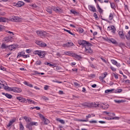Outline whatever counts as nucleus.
<instances>
[{"label":"nucleus","instance_id":"864d4df0","mask_svg":"<svg viewBox=\"0 0 130 130\" xmlns=\"http://www.w3.org/2000/svg\"><path fill=\"white\" fill-rule=\"evenodd\" d=\"M40 117H41V118L42 120H43L44 119H45V117H44V116L43 115L40 114Z\"/></svg>","mask_w":130,"mask_h":130},{"label":"nucleus","instance_id":"aec40b11","mask_svg":"<svg viewBox=\"0 0 130 130\" xmlns=\"http://www.w3.org/2000/svg\"><path fill=\"white\" fill-rule=\"evenodd\" d=\"M92 115L93 117L95 116V114H89L86 116L85 119H87V121H89L88 118H91V117H92Z\"/></svg>","mask_w":130,"mask_h":130},{"label":"nucleus","instance_id":"7c9ffc66","mask_svg":"<svg viewBox=\"0 0 130 130\" xmlns=\"http://www.w3.org/2000/svg\"><path fill=\"white\" fill-rule=\"evenodd\" d=\"M8 21V19L4 17H0V22H3L4 23H6Z\"/></svg>","mask_w":130,"mask_h":130},{"label":"nucleus","instance_id":"ddd939ff","mask_svg":"<svg viewBox=\"0 0 130 130\" xmlns=\"http://www.w3.org/2000/svg\"><path fill=\"white\" fill-rule=\"evenodd\" d=\"M46 11L49 13V14H52V6L47 7L46 9Z\"/></svg>","mask_w":130,"mask_h":130},{"label":"nucleus","instance_id":"8fccbe9b","mask_svg":"<svg viewBox=\"0 0 130 130\" xmlns=\"http://www.w3.org/2000/svg\"><path fill=\"white\" fill-rule=\"evenodd\" d=\"M89 122L90 123H97V121H96V120H90V121H89Z\"/></svg>","mask_w":130,"mask_h":130},{"label":"nucleus","instance_id":"4be33fe9","mask_svg":"<svg viewBox=\"0 0 130 130\" xmlns=\"http://www.w3.org/2000/svg\"><path fill=\"white\" fill-rule=\"evenodd\" d=\"M73 57H75V58H77V59H81L82 58V56L81 55H77V54H74L73 55Z\"/></svg>","mask_w":130,"mask_h":130},{"label":"nucleus","instance_id":"5701e85b","mask_svg":"<svg viewBox=\"0 0 130 130\" xmlns=\"http://www.w3.org/2000/svg\"><path fill=\"white\" fill-rule=\"evenodd\" d=\"M56 120L57 121H59V122H60V123H61L62 124H64V123H66L64 122V120H62V119H60V118H57L56 119Z\"/></svg>","mask_w":130,"mask_h":130},{"label":"nucleus","instance_id":"20e7f679","mask_svg":"<svg viewBox=\"0 0 130 130\" xmlns=\"http://www.w3.org/2000/svg\"><path fill=\"white\" fill-rule=\"evenodd\" d=\"M9 91L15 92V93H20L22 92V89L17 87H10Z\"/></svg>","mask_w":130,"mask_h":130},{"label":"nucleus","instance_id":"5fc2aeb1","mask_svg":"<svg viewBox=\"0 0 130 130\" xmlns=\"http://www.w3.org/2000/svg\"><path fill=\"white\" fill-rule=\"evenodd\" d=\"M0 70L1 71H5L6 70V68H5V67H4L3 66H0Z\"/></svg>","mask_w":130,"mask_h":130},{"label":"nucleus","instance_id":"052dcab7","mask_svg":"<svg viewBox=\"0 0 130 130\" xmlns=\"http://www.w3.org/2000/svg\"><path fill=\"white\" fill-rule=\"evenodd\" d=\"M93 16L95 18V19H98V16H97V14L94 13Z\"/></svg>","mask_w":130,"mask_h":130},{"label":"nucleus","instance_id":"2f4dec72","mask_svg":"<svg viewBox=\"0 0 130 130\" xmlns=\"http://www.w3.org/2000/svg\"><path fill=\"white\" fill-rule=\"evenodd\" d=\"M70 12H71V13L73 14V15H75L76 16H78V15H79V12H78L74 10H71L70 11Z\"/></svg>","mask_w":130,"mask_h":130},{"label":"nucleus","instance_id":"774afa93","mask_svg":"<svg viewBox=\"0 0 130 130\" xmlns=\"http://www.w3.org/2000/svg\"><path fill=\"white\" fill-rule=\"evenodd\" d=\"M44 90H48V86L46 85L44 88Z\"/></svg>","mask_w":130,"mask_h":130},{"label":"nucleus","instance_id":"6e6552de","mask_svg":"<svg viewBox=\"0 0 130 130\" xmlns=\"http://www.w3.org/2000/svg\"><path fill=\"white\" fill-rule=\"evenodd\" d=\"M101 106L102 108H103V109L106 110L109 107V105H108V104L107 103H102Z\"/></svg>","mask_w":130,"mask_h":130},{"label":"nucleus","instance_id":"09e8293b","mask_svg":"<svg viewBox=\"0 0 130 130\" xmlns=\"http://www.w3.org/2000/svg\"><path fill=\"white\" fill-rule=\"evenodd\" d=\"M78 31L79 33H83V32H84V29H83L82 28H79L78 29Z\"/></svg>","mask_w":130,"mask_h":130},{"label":"nucleus","instance_id":"2eb2a0df","mask_svg":"<svg viewBox=\"0 0 130 130\" xmlns=\"http://www.w3.org/2000/svg\"><path fill=\"white\" fill-rule=\"evenodd\" d=\"M24 55H25V52H20L18 53L17 58H19V57H21V56H22L23 57H24Z\"/></svg>","mask_w":130,"mask_h":130},{"label":"nucleus","instance_id":"cd10ccee","mask_svg":"<svg viewBox=\"0 0 130 130\" xmlns=\"http://www.w3.org/2000/svg\"><path fill=\"white\" fill-rule=\"evenodd\" d=\"M17 7H18L19 8L22 7V6H24V2L19 1V2H18L17 3Z\"/></svg>","mask_w":130,"mask_h":130},{"label":"nucleus","instance_id":"1a4fd4ad","mask_svg":"<svg viewBox=\"0 0 130 130\" xmlns=\"http://www.w3.org/2000/svg\"><path fill=\"white\" fill-rule=\"evenodd\" d=\"M88 9L89 10V11H90V12H93V13H95V12H96V8L92 5H89Z\"/></svg>","mask_w":130,"mask_h":130},{"label":"nucleus","instance_id":"f704fd0d","mask_svg":"<svg viewBox=\"0 0 130 130\" xmlns=\"http://www.w3.org/2000/svg\"><path fill=\"white\" fill-rule=\"evenodd\" d=\"M26 101H27V102H28V103H34V104H35V102H34V101H32L31 100H30L29 99H26Z\"/></svg>","mask_w":130,"mask_h":130},{"label":"nucleus","instance_id":"bb28decb","mask_svg":"<svg viewBox=\"0 0 130 130\" xmlns=\"http://www.w3.org/2000/svg\"><path fill=\"white\" fill-rule=\"evenodd\" d=\"M9 46L6 45V44L3 43L1 45L2 49H6V48H8Z\"/></svg>","mask_w":130,"mask_h":130},{"label":"nucleus","instance_id":"6ab92c4d","mask_svg":"<svg viewBox=\"0 0 130 130\" xmlns=\"http://www.w3.org/2000/svg\"><path fill=\"white\" fill-rule=\"evenodd\" d=\"M63 30L64 31H66V32H67L68 33L70 34V35H72V36H73L74 37L76 36V35H75L74 34H73V32H72L71 30L66 29V28H64Z\"/></svg>","mask_w":130,"mask_h":130},{"label":"nucleus","instance_id":"c9c22d12","mask_svg":"<svg viewBox=\"0 0 130 130\" xmlns=\"http://www.w3.org/2000/svg\"><path fill=\"white\" fill-rule=\"evenodd\" d=\"M24 119H25V121L28 123V122H30L31 121V120L30 119L28 118V117H23Z\"/></svg>","mask_w":130,"mask_h":130},{"label":"nucleus","instance_id":"9d476101","mask_svg":"<svg viewBox=\"0 0 130 130\" xmlns=\"http://www.w3.org/2000/svg\"><path fill=\"white\" fill-rule=\"evenodd\" d=\"M36 44L38 45H39L40 46H41V47H44L46 46V44H45L44 43H43L41 41H38L36 42Z\"/></svg>","mask_w":130,"mask_h":130},{"label":"nucleus","instance_id":"e2e57ef3","mask_svg":"<svg viewBox=\"0 0 130 130\" xmlns=\"http://www.w3.org/2000/svg\"><path fill=\"white\" fill-rule=\"evenodd\" d=\"M104 40H106V41H107L108 42H109V41L110 40V39H108V38H105Z\"/></svg>","mask_w":130,"mask_h":130},{"label":"nucleus","instance_id":"c756f323","mask_svg":"<svg viewBox=\"0 0 130 130\" xmlns=\"http://www.w3.org/2000/svg\"><path fill=\"white\" fill-rule=\"evenodd\" d=\"M2 87L4 88V89H5V90H8V91H10V87L9 86H7L6 85H5V84H2Z\"/></svg>","mask_w":130,"mask_h":130},{"label":"nucleus","instance_id":"c03bdc74","mask_svg":"<svg viewBox=\"0 0 130 130\" xmlns=\"http://www.w3.org/2000/svg\"><path fill=\"white\" fill-rule=\"evenodd\" d=\"M77 121H80V122H88V120L87 119H84V120H83V119H78L77 120Z\"/></svg>","mask_w":130,"mask_h":130},{"label":"nucleus","instance_id":"a211bd4d","mask_svg":"<svg viewBox=\"0 0 130 130\" xmlns=\"http://www.w3.org/2000/svg\"><path fill=\"white\" fill-rule=\"evenodd\" d=\"M100 105L96 104V103H90V107H99Z\"/></svg>","mask_w":130,"mask_h":130},{"label":"nucleus","instance_id":"423d86ee","mask_svg":"<svg viewBox=\"0 0 130 130\" xmlns=\"http://www.w3.org/2000/svg\"><path fill=\"white\" fill-rule=\"evenodd\" d=\"M11 21L13 22H20V21H22V18L17 16H13L11 19Z\"/></svg>","mask_w":130,"mask_h":130},{"label":"nucleus","instance_id":"338daca9","mask_svg":"<svg viewBox=\"0 0 130 130\" xmlns=\"http://www.w3.org/2000/svg\"><path fill=\"white\" fill-rule=\"evenodd\" d=\"M4 41H9V38L6 37V38H4Z\"/></svg>","mask_w":130,"mask_h":130},{"label":"nucleus","instance_id":"f03ea898","mask_svg":"<svg viewBox=\"0 0 130 130\" xmlns=\"http://www.w3.org/2000/svg\"><path fill=\"white\" fill-rule=\"evenodd\" d=\"M78 44H79V45H82V46H84L85 47H86V46H90V45H92V44H90V43H89V42H86V41H80L78 42Z\"/></svg>","mask_w":130,"mask_h":130},{"label":"nucleus","instance_id":"f257e3e1","mask_svg":"<svg viewBox=\"0 0 130 130\" xmlns=\"http://www.w3.org/2000/svg\"><path fill=\"white\" fill-rule=\"evenodd\" d=\"M33 125H37V122L30 121L27 123L26 127L28 128L29 130H32V126H33Z\"/></svg>","mask_w":130,"mask_h":130},{"label":"nucleus","instance_id":"680f3d73","mask_svg":"<svg viewBox=\"0 0 130 130\" xmlns=\"http://www.w3.org/2000/svg\"><path fill=\"white\" fill-rule=\"evenodd\" d=\"M99 123H101L102 124H103L104 123H106V122L104 121H99Z\"/></svg>","mask_w":130,"mask_h":130},{"label":"nucleus","instance_id":"473e14b6","mask_svg":"<svg viewBox=\"0 0 130 130\" xmlns=\"http://www.w3.org/2000/svg\"><path fill=\"white\" fill-rule=\"evenodd\" d=\"M43 121H44V124H46V125L48 124V123L49 122V120H48V119L45 118L44 120H43Z\"/></svg>","mask_w":130,"mask_h":130},{"label":"nucleus","instance_id":"79ce46f5","mask_svg":"<svg viewBox=\"0 0 130 130\" xmlns=\"http://www.w3.org/2000/svg\"><path fill=\"white\" fill-rule=\"evenodd\" d=\"M122 91V89H117L115 91V93H121V92Z\"/></svg>","mask_w":130,"mask_h":130},{"label":"nucleus","instance_id":"4468645a","mask_svg":"<svg viewBox=\"0 0 130 130\" xmlns=\"http://www.w3.org/2000/svg\"><path fill=\"white\" fill-rule=\"evenodd\" d=\"M3 95H5L7 98H8V99H12L13 98V96L9 93H6L5 92L2 93Z\"/></svg>","mask_w":130,"mask_h":130},{"label":"nucleus","instance_id":"ea45409f","mask_svg":"<svg viewBox=\"0 0 130 130\" xmlns=\"http://www.w3.org/2000/svg\"><path fill=\"white\" fill-rule=\"evenodd\" d=\"M111 62H112V63H113V64H114L115 66H116V64L117 63V61H116V60L114 59H112L111 60Z\"/></svg>","mask_w":130,"mask_h":130},{"label":"nucleus","instance_id":"e433bc0d","mask_svg":"<svg viewBox=\"0 0 130 130\" xmlns=\"http://www.w3.org/2000/svg\"><path fill=\"white\" fill-rule=\"evenodd\" d=\"M114 89H107L105 91V93H111L112 91H113Z\"/></svg>","mask_w":130,"mask_h":130},{"label":"nucleus","instance_id":"69168bd1","mask_svg":"<svg viewBox=\"0 0 130 130\" xmlns=\"http://www.w3.org/2000/svg\"><path fill=\"white\" fill-rule=\"evenodd\" d=\"M4 30V26L3 25H0V31H3Z\"/></svg>","mask_w":130,"mask_h":130},{"label":"nucleus","instance_id":"f8f14e48","mask_svg":"<svg viewBox=\"0 0 130 130\" xmlns=\"http://www.w3.org/2000/svg\"><path fill=\"white\" fill-rule=\"evenodd\" d=\"M108 29H110L109 30H111L112 33H115V31H116V29L115 28V27L113 25L109 26L108 27Z\"/></svg>","mask_w":130,"mask_h":130},{"label":"nucleus","instance_id":"4d7b16f0","mask_svg":"<svg viewBox=\"0 0 130 130\" xmlns=\"http://www.w3.org/2000/svg\"><path fill=\"white\" fill-rule=\"evenodd\" d=\"M15 121H16V119H12L10 121V122H11V124H13Z\"/></svg>","mask_w":130,"mask_h":130},{"label":"nucleus","instance_id":"6e6d98bb","mask_svg":"<svg viewBox=\"0 0 130 130\" xmlns=\"http://www.w3.org/2000/svg\"><path fill=\"white\" fill-rule=\"evenodd\" d=\"M90 67L92 68V69H96L94 64L91 63V62H89Z\"/></svg>","mask_w":130,"mask_h":130},{"label":"nucleus","instance_id":"b1692460","mask_svg":"<svg viewBox=\"0 0 130 130\" xmlns=\"http://www.w3.org/2000/svg\"><path fill=\"white\" fill-rule=\"evenodd\" d=\"M8 48H9V50H14V49H15V48H16V46L11 45L10 46H8Z\"/></svg>","mask_w":130,"mask_h":130},{"label":"nucleus","instance_id":"39448f33","mask_svg":"<svg viewBox=\"0 0 130 130\" xmlns=\"http://www.w3.org/2000/svg\"><path fill=\"white\" fill-rule=\"evenodd\" d=\"M36 33L37 34L38 36H40L41 37L47 35V32H46V31H43L41 30H38L36 31Z\"/></svg>","mask_w":130,"mask_h":130},{"label":"nucleus","instance_id":"49530a36","mask_svg":"<svg viewBox=\"0 0 130 130\" xmlns=\"http://www.w3.org/2000/svg\"><path fill=\"white\" fill-rule=\"evenodd\" d=\"M34 74L33 75H34L35 76H36L37 75H39L40 73L38 72V71H34L33 72Z\"/></svg>","mask_w":130,"mask_h":130},{"label":"nucleus","instance_id":"13d9d810","mask_svg":"<svg viewBox=\"0 0 130 130\" xmlns=\"http://www.w3.org/2000/svg\"><path fill=\"white\" fill-rule=\"evenodd\" d=\"M47 64L49 65V67H54V64H51L50 63L47 62Z\"/></svg>","mask_w":130,"mask_h":130},{"label":"nucleus","instance_id":"603ef678","mask_svg":"<svg viewBox=\"0 0 130 130\" xmlns=\"http://www.w3.org/2000/svg\"><path fill=\"white\" fill-rule=\"evenodd\" d=\"M16 99H17V100H19V101H20L21 100H22V99H23V97L18 96L16 98Z\"/></svg>","mask_w":130,"mask_h":130},{"label":"nucleus","instance_id":"412c9836","mask_svg":"<svg viewBox=\"0 0 130 130\" xmlns=\"http://www.w3.org/2000/svg\"><path fill=\"white\" fill-rule=\"evenodd\" d=\"M96 8L98 10H99V13H100L101 14H102V13H103V10H102V9H101L100 6H99V4H97Z\"/></svg>","mask_w":130,"mask_h":130},{"label":"nucleus","instance_id":"72a5a7b5","mask_svg":"<svg viewBox=\"0 0 130 130\" xmlns=\"http://www.w3.org/2000/svg\"><path fill=\"white\" fill-rule=\"evenodd\" d=\"M113 14L110 13L109 16V21H112V20H113Z\"/></svg>","mask_w":130,"mask_h":130},{"label":"nucleus","instance_id":"a878e982","mask_svg":"<svg viewBox=\"0 0 130 130\" xmlns=\"http://www.w3.org/2000/svg\"><path fill=\"white\" fill-rule=\"evenodd\" d=\"M82 106H84L85 107H91V104L87 103H84L81 104Z\"/></svg>","mask_w":130,"mask_h":130},{"label":"nucleus","instance_id":"a19ab883","mask_svg":"<svg viewBox=\"0 0 130 130\" xmlns=\"http://www.w3.org/2000/svg\"><path fill=\"white\" fill-rule=\"evenodd\" d=\"M114 102H115V103H122V102H123V100H114Z\"/></svg>","mask_w":130,"mask_h":130},{"label":"nucleus","instance_id":"3c124183","mask_svg":"<svg viewBox=\"0 0 130 130\" xmlns=\"http://www.w3.org/2000/svg\"><path fill=\"white\" fill-rule=\"evenodd\" d=\"M110 69H111V70H112V71H113V72H115V71H116V69H115V68H114L112 66L110 67Z\"/></svg>","mask_w":130,"mask_h":130},{"label":"nucleus","instance_id":"9b49d317","mask_svg":"<svg viewBox=\"0 0 130 130\" xmlns=\"http://www.w3.org/2000/svg\"><path fill=\"white\" fill-rule=\"evenodd\" d=\"M74 45V43L71 42H68L66 44H63L62 45L63 47H70V46H73Z\"/></svg>","mask_w":130,"mask_h":130},{"label":"nucleus","instance_id":"bf43d9fd","mask_svg":"<svg viewBox=\"0 0 130 130\" xmlns=\"http://www.w3.org/2000/svg\"><path fill=\"white\" fill-rule=\"evenodd\" d=\"M25 101H26V100L22 98V100L20 101V102H22V103H24Z\"/></svg>","mask_w":130,"mask_h":130},{"label":"nucleus","instance_id":"de8ad7c7","mask_svg":"<svg viewBox=\"0 0 130 130\" xmlns=\"http://www.w3.org/2000/svg\"><path fill=\"white\" fill-rule=\"evenodd\" d=\"M37 66H40L41 64V60H37L36 62Z\"/></svg>","mask_w":130,"mask_h":130},{"label":"nucleus","instance_id":"0eeeda50","mask_svg":"<svg viewBox=\"0 0 130 130\" xmlns=\"http://www.w3.org/2000/svg\"><path fill=\"white\" fill-rule=\"evenodd\" d=\"M52 10L54 11V12H55V13H60L61 12V9L58 7H55L54 6H52Z\"/></svg>","mask_w":130,"mask_h":130},{"label":"nucleus","instance_id":"393cba45","mask_svg":"<svg viewBox=\"0 0 130 130\" xmlns=\"http://www.w3.org/2000/svg\"><path fill=\"white\" fill-rule=\"evenodd\" d=\"M41 58H43L45 56V53L43 51H41L39 56Z\"/></svg>","mask_w":130,"mask_h":130},{"label":"nucleus","instance_id":"58836bf2","mask_svg":"<svg viewBox=\"0 0 130 130\" xmlns=\"http://www.w3.org/2000/svg\"><path fill=\"white\" fill-rule=\"evenodd\" d=\"M41 51L36 50L34 52V54H38V55H40Z\"/></svg>","mask_w":130,"mask_h":130},{"label":"nucleus","instance_id":"0e129e2a","mask_svg":"<svg viewBox=\"0 0 130 130\" xmlns=\"http://www.w3.org/2000/svg\"><path fill=\"white\" fill-rule=\"evenodd\" d=\"M42 99H43V100H49V99L47 97H45V96H44L43 98H42Z\"/></svg>","mask_w":130,"mask_h":130},{"label":"nucleus","instance_id":"37998d69","mask_svg":"<svg viewBox=\"0 0 130 130\" xmlns=\"http://www.w3.org/2000/svg\"><path fill=\"white\" fill-rule=\"evenodd\" d=\"M19 127H20V130H24V126L23 125L22 123L20 124Z\"/></svg>","mask_w":130,"mask_h":130},{"label":"nucleus","instance_id":"f3484780","mask_svg":"<svg viewBox=\"0 0 130 130\" xmlns=\"http://www.w3.org/2000/svg\"><path fill=\"white\" fill-rule=\"evenodd\" d=\"M118 35L120 38H122V39H124V34H123V31H119Z\"/></svg>","mask_w":130,"mask_h":130},{"label":"nucleus","instance_id":"c85d7f7f","mask_svg":"<svg viewBox=\"0 0 130 130\" xmlns=\"http://www.w3.org/2000/svg\"><path fill=\"white\" fill-rule=\"evenodd\" d=\"M64 54L66 55H70V56H73V55L74 54V53H73V52H72L71 51H66L64 52Z\"/></svg>","mask_w":130,"mask_h":130},{"label":"nucleus","instance_id":"a18cd8bd","mask_svg":"<svg viewBox=\"0 0 130 130\" xmlns=\"http://www.w3.org/2000/svg\"><path fill=\"white\" fill-rule=\"evenodd\" d=\"M110 5L111 8H112V9H115V4L114 3H110Z\"/></svg>","mask_w":130,"mask_h":130},{"label":"nucleus","instance_id":"4c0bfd02","mask_svg":"<svg viewBox=\"0 0 130 130\" xmlns=\"http://www.w3.org/2000/svg\"><path fill=\"white\" fill-rule=\"evenodd\" d=\"M25 85H26V86H28V87H30V88L33 87V85L30 83H28V82H25L24 83Z\"/></svg>","mask_w":130,"mask_h":130},{"label":"nucleus","instance_id":"7ed1b4c3","mask_svg":"<svg viewBox=\"0 0 130 130\" xmlns=\"http://www.w3.org/2000/svg\"><path fill=\"white\" fill-rule=\"evenodd\" d=\"M90 46H92V45L90 46L87 45L85 46L84 51L85 52H86V53H93V50H92Z\"/></svg>","mask_w":130,"mask_h":130},{"label":"nucleus","instance_id":"dca6fc26","mask_svg":"<svg viewBox=\"0 0 130 130\" xmlns=\"http://www.w3.org/2000/svg\"><path fill=\"white\" fill-rule=\"evenodd\" d=\"M110 42L111 43H112L113 44H115V45H117V42H116V41L112 38L110 39V41L109 43H110Z\"/></svg>","mask_w":130,"mask_h":130}]
</instances>
